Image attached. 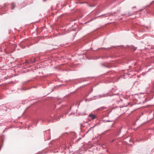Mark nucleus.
<instances>
[{
  "mask_svg": "<svg viewBox=\"0 0 154 154\" xmlns=\"http://www.w3.org/2000/svg\"><path fill=\"white\" fill-rule=\"evenodd\" d=\"M88 116L90 120L94 119H96L97 117V116L96 115H94L92 113L89 114Z\"/></svg>",
  "mask_w": 154,
  "mask_h": 154,
  "instance_id": "obj_1",
  "label": "nucleus"
},
{
  "mask_svg": "<svg viewBox=\"0 0 154 154\" xmlns=\"http://www.w3.org/2000/svg\"><path fill=\"white\" fill-rule=\"evenodd\" d=\"M15 8V5L14 3H12L11 4V8L12 9H13Z\"/></svg>",
  "mask_w": 154,
  "mask_h": 154,
  "instance_id": "obj_2",
  "label": "nucleus"
},
{
  "mask_svg": "<svg viewBox=\"0 0 154 154\" xmlns=\"http://www.w3.org/2000/svg\"><path fill=\"white\" fill-rule=\"evenodd\" d=\"M95 126H94V127H92V128H93V127H94Z\"/></svg>",
  "mask_w": 154,
  "mask_h": 154,
  "instance_id": "obj_4",
  "label": "nucleus"
},
{
  "mask_svg": "<svg viewBox=\"0 0 154 154\" xmlns=\"http://www.w3.org/2000/svg\"><path fill=\"white\" fill-rule=\"evenodd\" d=\"M102 108H105V107H102Z\"/></svg>",
  "mask_w": 154,
  "mask_h": 154,
  "instance_id": "obj_3",
  "label": "nucleus"
}]
</instances>
